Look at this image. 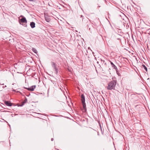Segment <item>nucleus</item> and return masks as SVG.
I'll list each match as a JSON object with an SVG mask.
<instances>
[{
    "mask_svg": "<svg viewBox=\"0 0 150 150\" xmlns=\"http://www.w3.org/2000/svg\"><path fill=\"white\" fill-rule=\"evenodd\" d=\"M116 80H113L109 82L107 87V89L108 90L114 89L117 83Z\"/></svg>",
    "mask_w": 150,
    "mask_h": 150,
    "instance_id": "1",
    "label": "nucleus"
},
{
    "mask_svg": "<svg viewBox=\"0 0 150 150\" xmlns=\"http://www.w3.org/2000/svg\"><path fill=\"white\" fill-rule=\"evenodd\" d=\"M81 101L82 103L83 109L85 111H86V103H85V96L83 94L81 95Z\"/></svg>",
    "mask_w": 150,
    "mask_h": 150,
    "instance_id": "2",
    "label": "nucleus"
},
{
    "mask_svg": "<svg viewBox=\"0 0 150 150\" xmlns=\"http://www.w3.org/2000/svg\"><path fill=\"white\" fill-rule=\"evenodd\" d=\"M35 87H36V86L34 85V86H30L29 88H26L28 91H33L34 90V89L35 88Z\"/></svg>",
    "mask_w": 150,
    "mask_h": 150,
    "instance_id": "3",
    "label": "nucleus"
},
{
    "mask_svg": "<svg viewBox=\"0 0 150 150\" xmlns=\"http://www.w3.org/2000/svg\"><path fill=\"white\" fill-rule=\"evenodd\" d=\"M45 20L47 22H49L50 21L51 19L50 18L49 16L47 15H45Z\"/></svg>",
    "mask_w": 150,
    "mask_h": 150,
    "instance_id": "4",
    "label": "nucleus"
},
{
    "mask_svg": "<svg viewBox=\"0 0 150 150\" xmlns=\"http://www.w3.org/2000/svg\"><path fill=\"white\" fill-rule=\"evenodd\" d=\"M5 104L6 105L9 106H12V103L8 101H6L4 102Z\"/></svg>",
    "mask_w": 150,
    "mask_h": 150,
    "instance_id": "5",
    "label": "nucleus"
},
{
    "mask_svg": "<svg viewBox=\"0 0 150 150\" xmlns=\"http://www.w3.org/2000/svg\"><path fill=\"white\" fill-rule=\"evenodd\" d=\"M20 21L21 23H27V21L26 18L24 17L21 19Z\"/></svg>",
    "mask_w": 150,
    "mask_h": 150,
    "instance_id": "6",
    "label": "nucleus"
},
{
    "mask_svg": "<svg viewBox=\"0 0 150 150\" xmlns=\"http://www.w3.org/2000/svg\"><path fill=\"white\" fill-rule=\"evenodd\" d=\"M30 25L32 28H34L35 27V23L34 22H31L30 23Z\"/></svg>",
    "mask_w": 150,
    "mask_h": 150,
    "instance_id": "7",
    "label": "nucleus"
},
{
    "mask_svg": "<svg viewBox=\"0 0 150 150\" xmlns=\"http://www.w3.org/2000/svg\"><path fill=\"white\" fill-rule=\"evenodd\" d=\"M111 65L112 66V67L113 68L116 70L117 71V67L114 64L113 62H111Z\"/></svg>",
    "mask_w": 150,
    "mask_h": 150,
    "instance_id": "8",
    "label": "nucleus"
},
{
    "mask_svg": "<svg viewBox=\"0 0 150 150\" xmlns=\"http://www.w3.org/2000/svg\"><path fill=\"white\" fill-rule=\"evenodd\" d=\"M51 64L52 67L54 69L56 68V67L55 63L53 62H51Z\"/></svg>",
    "mask_w": 150,
    "mask_h": 150,
    "instance_id": "9",
    "label": "nucleus"
},
{
    "mask_svg": "<svg viewBox=\"0 0 150 150\" xmlns=\"http://www.w3.org/2000/svg\"><path fill=\"white\" fill-rule=\"evenodd\" d=\"M141 67L142 69H144L146 71H147V69L144 65L142 64Z\"/></svg>",
    "mask_w": 150,
    "mask_h": 150,
    "instance_id": "10",
    "label": "nucleus"
},
{
    "mask_svg": "<svg viewBox=\"0 0 150 150\" xmlns=\"http://www.w3.org/2000/svg\"><path fill=\"white\" fill-rule=\"evenodd\" d=\"M32 50L35 53L37 54L38 53L37 50L34 48H32Z\"/></svg>",
    "mask_w": 150,
    "mask_h": 150,
    "instance_id": "11",
    "label": "nucleus"
},
{
    "mask_svg": "<svg viewBox=\"0 0 150 150\" xmlns=\"http://www.w3.org/2000/svg\"><path fill=\"white\" fill-rule=\"evenodd\" d=\"M54 69H55V71L56 74H58V71L57 69V68H56Z\"/></svg>",
    "mask_w": 150,
    "mask_h": 150,
    "instance_id": "12",
    "label": "nucleus"
},
{
    "mask_svg": "<svg viewBox=\"0 0 150 150\" xmlns=\"http://www.w3.org/2000/svg\"><path fill=\"white\" fill-rule=\"evenodd\" d=\"M132 97H137V96H136L134 94H132Z\"/></svg>",
    "mask_w": 150,
    "mask_h": 150,
    "instance_id": "13",
    "label": "nucleus"
},
{
    "mask_svg": "<svg viewBox=\"0 0 150 150\" xmlns=\"http://www.w3.org/2000/svg\"><path fill=\"white\" fill-rule=\"evenodd\" d=\"M68 70H69V71H70V72H71V69H68Z\"/></svg>",
    "mask_w": 150,
    "mask_h": 150,
    "instance_id": "14",
    "label": "nucleus"
},
{
    "mask_svg": "<svg viewBox=\"0 0 150 150\" xmlns=\"http://www.w3.org/2000/svg\"><path fill=\"white\" fill-rule=\"evenodd\" d=\"M6 87V85L5 86H3L2 87L3 88H4L5 87Z\"/></svg>",
    "mask_w": 150,
    "mask_h": 150,
    "instance_id": "15",
    "label": "nucleus"
},
{
    "mask_svg": "<svg viewBox=\"0 0 150 150\" xmlns=\"http://www.w3.org/2000/svg\"><path fill=\"white\" fill-rule=\"evenodd\" d=\"M88 50H90L91 51H92V50H91V48H90V47H88Z\"/></svg>",
    "mask_w": 150,
    "mask_h": 150,
    "instance_id": "16",
    "label": "nucleus"
},
{
    "mask_svg": "<svg viewBox=\"0 0 150 150\" xmlns=\"http://www.w3.org/2000/svg\"><path fill=\"white\" fill-rule=\"evenodd\" d=\"M51 141H53V138H52L51 139Z\"/></svg>",
    "mask_w": 150,
    "mask_h": 150,
    "instance_id": "17",
    "label": "nucleus"
},
{
    "mask_svg": "<svg viewBox=\"0 0 150 150\" xmlns=\"http://www.w3.org/2000/svg\"><path fill=\"white\" fill-rule=\"evenodd\" d=\"M30 1H33L34 0H29Z\"/></svg>",
    "mask_w": 150,
    "mask_h": 150,
    "instance_id": "18",
    "label": "nucleus"
},
{
    "mask_svg": "<svg viewBox=\"0 0 150 150\" xmlns=\"http://www.w3.org/2000/svg\"><path fill=\"white\" fill-rule=\"evenodd\" d=\"M110 64H111V62H111V61H110Z\"/></svg>",
    "mask_w": 150,
    "mask_h": 150,
    "instance_id": "19",
    "label": "nucleus"
},
{
    "mask_svg": "<svg viewBox=\"0 0 150 150\" xmlns=\"http://www.w3.org/2000/svg\"><path fill=\"white\" fill-rule=\"evenodd\" d=\"M25 102H23V104H24V103H25Z\"/></svg>",
    "mask_w": 150,
    "mask_h": 150,
    "instance_id": "20",
    "label": "nucleus"
},
{
    "mask_svg": "<svg viewBox=\"0 0 150 150\" xmlns=\"http://www.w3.org/2000/svg\"><path fill=\"white\" fill-rule=\"evenodd\" d=\"M83 17L82 15H81V17Z\"/></svg>",
    "mask_w": 150,
    "mask_h": 150,
    "instance_id": "21",
    "label": "nucleus"
},
{
    "mask_svg": "<svg viewBox=\"0 0 150 150\" xmlns=\"http://www.w3.org/2000/svg\"><path fill=\"white\" fill-rule=\"evenodd\" d=\"M5 121V122H6L7 123V122H6V121Z\"/></svg>",
    "mask_w": 150,
    "mask_h": 150,
    "instance_id": "22",
    "label": "nucleus"
},
{
    "mask_svg": "<svg viewBox=\"0 0 150 150\" xmlns=\"http://www.w3.org/2000/svg\"><path fill=\"white\" fill-rule=\"evenodd\" d=\"M23 104H22L21 106H23Z\"/></svg>",
    "mask_w": 150,
    "mask_h": 150,
    "instance_id": "23",
    "label": "nucleus"
},
{
    "mask_svg": "<svg viewBox=\"0 0 150 150\" xmlns=\"http://www.w3.org/2000/svg\"><path fill=\"white\" fill-rule=\"evenodd\" d=\"M25 100H26V101H27V99H25Z\"/></svg>",
    "mask_w": 150,
    "mask_h": 150,
    "instance_id": "24",
    "label": "nucleus"
},
{
    "mask_svg": "<svg viewBox=\"0 0 150 150\" xmlns=\"http://www.w3.org/2000/svg\"><path fill=\"white\" fill-rule=\"evenodd\" d=\"M9 126H10V125H9Z\"/></svg>",
    "mask_w": 150,
    "mask_h": 150,
    "instance_id": "25",
    "label": "nucleus"
}]
</instances>
